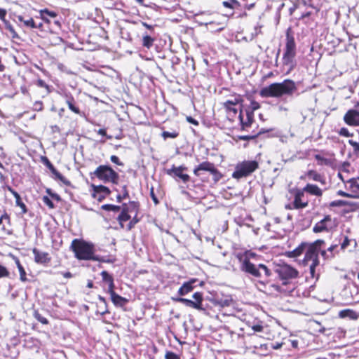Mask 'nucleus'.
I'll list each match as a JSON object with an SVG mask.
<instances>
[{
    "label": "nucleus",
    "mask_w": 359,
    "mask_h": 359,
    "mask_svg": "<svg viewBox=\"0 0 359 359\" xmlns=\"http://www.w3.org/2000/svg\"><path fill=\"white\" fill-rule=\"evenodd\" d=\"M295 82L291 79H285L280 83H273L260 90L259 95L262 97H280L283 95H292L297 90Z\"/></svg>",
    "instance_id": "obj_1"
},
{
    "label": "nucleus",
    "mask_w": 359,
    "mask_h": 359,
    "mask_svg": "<svg viewBox=\"0 0 359 359\" xmlns=\"http://www.w3.org/2000/svg\"><path fill=\"white\" fill-rule=\"evenodd\" d=\"M70 249L79 260L100 261L99 257L95 255V246L92 243L74 239L72 242Z\"/></svg>",
    "instance_id": "obj_2"
},
{
    "label": "nucleus",
    "mask_w": 359,
    "mask_h": 359,
    "mask_svg": "<svg viewBox=\"0 0 359 359\" xmlns=\"http://www.w3.org/2000/svg\"><path fill=\"white\" fill-rule=\"evenodd\" d=\"M247 254L246 252L244 257L243 255L238 256L239 262H241L240 269L241 271L255 278H261L262 271L264 273L266 277H270L271 276V270L266 265L259 264L256 266L250 261Z\"/></svg>",
    "instance_id": "obj_3"
},
{
    "label": "nucleus",
    "mask_w": 359,
    "mask_h": 359,
    "mask_svg": "<svg viewBox=\"0 0 359 359\" xmlns=\"http://www.w3.org/2000/svg\"><path fill=\"white\" fill-rule=\"evenodd\" d=\"M296 56V43L294 36L290 34V29L286 32L285 50L283 56V65L288 68V72L296 66L294 57Z\"/></svg>",
    "instance_id": "obj_4"
},
{
    "label": "nucleus",
    "mask_w": 359,
    "mask_h": 359,
    "mask_svg": "<svg viewBox=\"0 0 359 359\" xmlns=\"http://www.w3.org/2000/svg\"><path fill=\"white\" fill-rule=\"evenodd\" d=\"M90 175L92 179L95 177L104 183L111 182L115 184H118L119 178L118 174L108 165H99Z\"/></svg>",
    "instance_id": "obj_5"
},
{
    "label": "nucleus",
    "mask_w": 359,
    "mask_h": 359,
    "mask_svg": "<svg viewBox=\"0 0 359 359\" xmlns=\"http://www.w3.org/2000/svg\"><path fill=\"white\" fill-rule=\"evenodd\" d=\"M259 167L258 162L256 161H244L237 164L235 170L232 174L234 179L239 180L246 177L251 175Z\"/></svg>",
    "instance_id": "obj_6"
},
{
    "label": "nucleus",
    "mask_w": 359,
    "mask_h": 359,
    "mask_svg": "<svg viewBox=\"0 0 359 359\" xmlns=\"http://www.w3.org/2000/svg\"><path fill=\"white\" fill-rule=\"evenodd\" d=\"M275 272L283 280V285L289 284L288 280L297 278L299 273L297 269L288 264L278 265L275 269Z\"/></svg>",
    "instance_id": "obj_7"
},
{
    "label": "nucleus",
    "mask_w": 359,
    "mask_h": 359,
    "mask_svg": "<svg viewBox=\"0 0 359 359\" xmlns=\"http://www.w3.org/2000/svg\"><path fill=\"white\" fill-rule=\"evenodd\" d=\"M187 168L184 165L175 166L172 165L170 169L166 170L167 175L174 178L177 182L181 180L182 182L187 183L190 180V176L187 174L184 173V171H187Z\"/></svg>",
    "instance_id": "obj_8"
},
{
    "label": "nucleus",
    "mask_w": 359,
    "mask_h": 359,
    "mask_svg": "<svg viewBox=\"0 0 359 359\" xmlns=\"http://www.w3.org/2000/svg\"><path fill=\"white\" fill-rule=\"evenodd\" d=\"M93 193L92 197L102 202L107 196L111 194V190L104 185H91Z\"/></svg>",
    "instance_id": "obj_9"
},
{
    "label": "nucleus",
    "mask_w": 359,
    "mask_h": 359,
    "mask_svg": "<svg viewBox=\"0 0 359 359\" xmlns=\"http://www.w3.org/2000/svg\"><path fill=\"white\" fill-rule=\"evenodd\" d=\"M43 163L44 165L50 170V171L52 172L53 175H55V178L57 180H59L60 182H62L66 186H71V182L66 179L60 172H59L54 165L51 163V162L48 159L47 157H43L42 158Z\"/></svg>",
    "instance_id": "obj_10"
},
{
    "label": "nucleus",
    "mask_w": 359,
    "mask_h": 359,
    "mask_svg": "<svg viewBox=\"0 0 359 359\" xmlns=\"http://www.w3.org/2000/svg\"><path fill=\"white\" fill-rule=\"evenodd\" d=\"M201 171H209L212 175H218V170L215 168L214 164L208 161L200 163L194 168V173L196 176H199L201 175Z\"/></svg>",
    "instance_id": "obj_11"
},
{
    "label": "nucleus",
    "mask_w": 359,
    "mask_h": 359,
    "mask_svg": "<svg viewBox=\"0 0 359 359\" xmlns=\"http://www.w3.org/2000/svg\"><path fill=\"white\" fill-rule=\"evenodd\" d=\"M304 189H297L294 196L293 208L294 209H302L308 206V201H302V198L304 196Z\"/></svg>",
    "instance_id": "obj_12"
},
{
    "label": "nucleus",
    "mask_w": 359,
    "mask_h": 359,
    "mask_svg": "<svg viewBox=\"0 0 359 359\" xmlns=\"http://www.w3.org/2000/svg\"><path fill=\"white\" fill-rule=\"evenodd\" d=\"M344 120L349 126L359 124V112L354 109L348 110L344 116Z\"/></svg>",
    "instance_id": "obj_13"
},
{
    "label": "nucleus",
    "mask_w": 359,
    "mask_h": 359,
    "mask_svg": "<svg viewBox=\"0 0 359 359\" xmlns=\"http://www.w3.org/2000/svg\"><path fill=\"white\" fill-rule=\"evenodd\" d=\"M173 300L177 302H180L182 304H184L186 306L191 307L195 309H197L203 313H207V309L206 307H201L199 302H195L194 301H192L191 299H188L183 297H177V298H173Z\"/></svg>",
    "instance_id": "obj_14"
},
{
    "label": "nucleus",
    "mask_w": 359,
    "mask_h": 359,
    "mask_svg": "<svg viewBox=\"0 0 359 359\" xmlns=\"http://www.w3.org/2000/svg\"><path fill=\"white\" fill-rule=\"evenodd\" d=\"M332 218L330 215H326L320 222H317L313 228L314 233H320L323 231H328V223H330Z\"/></svg>",
    "instance_id": "obj_15"
},
{
    "label": "nucleus",
    "mask_w": 359,
    "mask_h": 359,
    "mask_svg": "<svg viewBox=\"0 0 359 359\" xmlns=\"http://www.w3.org/2000/svg\"><path fill=\"white\" fill-rule=\"evenodd\" d=\"M245 113H246V121L243 120L242 109H241L240 114L238 116V118H239V120H240V122L241 124L242 130H245V128L246 127H250L253 122L254 112H252V111H250V109L248 108V109H245Z\"/></svg>",
    "instance_id": "obj_16"
},
{
    "label": "nucleus",
    "mask_w": 359,
    "mask_h": 359,
    "mask_svg": "<svg viewBox=\"0 0 359 359\" xmlns=\"http://www.w3.org/2000/svg\"><path fill=\"white\" fill-rule=\"evenodd\" d=\"M307 249L305 253V257L303 260L305 264H307L309 262L311 261L312 262H315V261L318 260V252L316 249L314 248V246L309 245L306 246Z\"/></svg>",
    "instance_id": "obj_17"
},
{
    "label": "nucleus",
    "mask_w": 359,
    "mask_h": 359,
    "mask_svg": "<svg viewBox=\"0 0 359 359\" xmlns=\"http://www.w3.org/2000/svg\"><path fill=\"white\" fill-rule=\"evenodd\" d=\"M32 252L34 255V261L38 264H46L50 261V257L47 252H41L36 248H34Z\"/></svg>",
    "instance_id": "obj_18"
},
{
    "label": "nucleus",
    "mask_w": 359,
    "mask_h": 359,
    "mask_svg": "<svg viewBox=\"0 0 359 359\" xmlns=\"http://www.w3.org/2000/svg\"><path fill=\"white\" fill-rule=\"evenodd\" d=\"M197 282L196 279H191L189 281L185 282L182 284V285L180 287L178 290V294L180 296H184L188 293L191 292L194 288V284Z\"/></svg>",
    "instance_id": "obj_19"
},
{
    "label": "nucleus",
    "mask_w": 359,
    "mask_h": 359,
    "mask_svg": "<svg viewBox=\"0 0 359 359\" xmlns=\"http://www.w3.org/2000/svg\"><path fill=\"white\" fill-rule=\"evenodd\" d=\"M346 183L350 184V189L351 194L353 195V198H359V177L351 178L346 181Z\"/></svg>",
    "instance_id": "obj_20"
},
{
    "label": "nucleus",
    "mask_w": 359,
    "mask_h": 359,
    "mask_svg": "<svg viewBox=\"0 0 359 359\" xmlns=\"http://www.w3.org/2000/svg\"><path fill=\"white\" fill-rule=\"evenodd\" d=\"M303 189L305 192L313 196H321L323 195V191L316 184H307Z\"/></svg>",
    "instance_id": "obj_21"
},
{
    "label": "nucleus",
    "mask_w": 359,
    "mask_h": 359,
    "mask_svg": "<svg viewBox=\"0 0 359 359\" xmlns=\"http://www.w3.org/2000/svg\"><path fill=\"white\" fill-rule=\"evenodd\" d=\"M339 317L341 318H348L351 320H357L359 318V313L352 309H344L339 312Z\"/></svg>",
    "instance_id": "obj_22"
},
{
    "label": "nucleus",
    "mask_w": 359,
    "mask_h": 359,
    "mask_svg": "<svg viewBox=\"0 0 359 359\" xmlns=\"http://www.w3.org/2000/svg\"><path fill=\"white\" fill-rule=\"evenodd\" d=\"M306 248V244L302 243L294 250H293L292 251L287 252H286L287 256L288 257H292V258L297 257L298 256H299L300 255H302L303 253V252L305 250Z\"/></svg>",
    "instance_id": "obj_23"
},
{
    "label": "nucleus",
    "mask_w": 359,
    "mask_h": 359,
    "mask_svg": "<svg viewBox=\"0 0 359 359\" xmlns=\"http://www.w3.org/2000/svg\"><path fill=\"white\" fill-rule=\"evenodd\" d=\"M110 296L111 302L116 306H123L128 302V300L126 298L120 296L116 292H113V294H111Z\"/></svg>",
    "instance_id": "obj_24"
},
{
    "label": "nucleus",
    "mask_w": 359,
    "mask_h": 359,
    "mask_svg": "<svg viewBox=\"0 0 359 359\" xmlns=\"http://www.w3.org/2000/svg\"><path fill=\"white\" fill-rule=\"evenodd\" d=\"M307 176L314 181L319 182L323 184H325V177L315 170L308 171Z\"/></svg>",
    "instance_id": "obj_25"
},
{
    "label": "nucleus",
    "mask_w": 359,
    "mask_h": 359,
    "mask_svg": "<svg viewBox=\"0 0 359 359\" xmlns=\"http://www.w3.org/2000/svg\"><path fill=\"white\" fill-rule=\"evenodd\" d=\"M154 42V38L151 36L147 33H145L142 36V46L147 49H149L153 46Z\"/></svg>",
    "instance_id": "obj_26"
},
{
    "label": "nucleus",
    "mask_w": 359,
    "mask_h": 359,
    "mask_svg": "<svg viewBox=\"0 0 359 359\" xmlns=\"http://www.w3.org/2000/svg\"><path fill=\"white\" fill-rule=\"evenodd\" d=\"M15 263L20 273V279L22 282H25L27 280L26 277V272L24 267L20 264L19 259L16 257H14Z\"/></svg>",
    "instance_id": "obj_27"
},
{
    "label": "nucleus",
    "mask_w": 359,
    "mask_h": 359,
    "mask_svg": "<svg viewBox=\"0 0 359 359\" xmlns=\"http://www.w3.org/2000/svg\"><path fill=\"white\" fill-rule=\"evenodd\" d=\"M121 212L119 214L117 219H118L121 226L123 227V222L129 220L131 218V217L129 215V212H128V210H125L123 208H121Z\"/></svg>",
    "instance_id": "obj_28"
},
{
    "label": "nucleus",
    "mask_w": 359,
    "mask_h": 359,
    "mask_svg": "<svg viewBox=\"0 0 359 359\" xmlns=\"http://www.w3.org/2000/svg\"><path fill=\"white\" fill-rule=\"evenodd\" d=\"M17 19L19 22H23L24 25L27 27H29V28H32V29L36 28V22L32 18H30L27 20H25L23 16L18 15Z\"/></svg>",
    "instance_id": "obj_29"
},
{
    "label": "nucleus",
    "mask_w": 359,
    "mask_h": 359,
    "mask_svg": "<svg viewBox=\"0 0 359 359\" xmlns=\"http://www.w3.org/2000/svg\"><path fill=\"white\" fill-rule=\"evenodd\" d=\"M122 208L125 210H128V212H135L137 215L138 212L139 204L135 201H130L129 205H127L126 203H123Z\"/></svg>",
    "instance_id": "obj_30"
},
{
    "label": "nucleus",
    "mask_w": 359,
    "mask_h": 359,
    "mask_svg": "<svg viewBox=\"0 0 359 359\" xmlns=\"http://www.w3.org/2000/svg\"><path fill=\"white\" fill-rule=\"evenodd\" d=\"M243 102V99L241 95H238L234 96L233 98L227 100L224 103V107H229V106H235L238 104H240Z\"/></svg>",
    "instance_id": "obj_31"
},
{
    "label": "nucleus",
    "mask_w": 359,
    "mask_h": 359,
    "mask_svg": "<svg viewBox=\"0 0 359 359\" xmlns=\"http://www.w3.org/2000/svg\"><path fill=\"white\" fill-rule=\"evenodd\" d=\"M101 208L106 211H113L117 212L121 210V207L119 205H115L111 204H104L101 206Z\"/></svg>",
    "instance_id": "obj_32"
},
{
    "label": "nucleus",
    "mask_w": 359,
    "mask_h": 359,
    "mask_svg": "<svg viewBox=\"0 0 359 359\" xmlns=\"http://www.w3.org/2000/svg\"><path fill=\"white\" fill-rule=\"evenodd\" d=\"M69 109L74 113L78 114V115H80L81 116L82 115V113L81 111V110L79 109V108L76 106V101L75 100H74V101H72V102H68V103H67Z\"/></svg>",
    "instance_id": "obj_33"
},
{
    "label": "nucleus",
    "mask_w": 359,
    "mask_h": 359,
    "mask_svg": "<svg viewBox=\"0 0 359 359\" xmlns=\"http://www.w3.org/2000/svg\"><path fill=\"white\" fill-rule=\"evenodd\" d=\"M315 159L320 163V165H331L332 160L323 157L320 154L315 155Z\"/></svg>",
    "instance_id": "obj_34"
},
{
    "label": "nucleus",
    "mask_w": 359,
    "mask_h": 359,
    "mask_svg": "<svg viewBox=\"0 0 359 359\" xmlns=\"http://www.w3.org/2000/svg\"><path fill=\"white\" fill-rule=\"evenodd\" d=\"M123 195L118 194L116 196V200L118 203H121L123 199H126L129 197V194L127 189V186L124 185L122 187Z\"/></svg>",
    "instance_id": "obj_35"
},
{
    "label": "nucleus",
    "mask_w": 359,
    "mask_h": 359,
    "mask_svg": "<svg viewBox=\"0 0 359 359\" xmlns=\"http://www.w3.org/2000/svg\"><path fill=\"white\" fill-rule=\"evenodd\" d=\"M4 25L6 28L11 32L13 39H20V36L8 21L5 22Z\"/></svg>",
    "instance_id": "obj_36"
},
{
    "label": "nucleus",
    "mask_w": 359,
    "mask_h": 359,
    "mask_svg": "<svg viewBox=\"0 0 359 359\" xmlns=\"http://www.w3.org/2000/svg\"><path fill=\"white\" fill-rule=\"evenodd\" d=\"M224 7L233 9L236 6H239V2L237 0H229L222 2Z\"/></svg>",
    "instance_id": "obj_37"
},
{
    "label": "nucleus",
    "mask_w": 359,
    "mask_h": 359,
    "mask_svg": "<svg viewBox=\"0 0 359 359\" xmlns=\"http://www.w3.org/2000/svg\"><path fill=\"white\" fill-rule=\"evenodd\" d=\"M192 297L195 299V302H199L201 307H205L203 304V293L196 292L193 294Z\"/></svg>",
    "instance_id": "obj_38"
},
{
    "label": "nucleus",
    "mask_w": 359,
    "mask_h": 359,
    "mask_svg": "<svg viewBox=\"0 0 359 359\" xmlns=\"http://www.w3.org/2000/svg\"><path fill=\"white\" fill-rule=\"evenodd\" d=\"M264 133V130L262 129L257 134L253 135H239L238 138L241 140H251L255 139L259 135Z\"/></svg>",
    "instance_id": "obj_39"
},
{
    "label": "nucleus",
    "mask_w": 359,
    "mask_h": 359,
    "mask_svg": "<svg viewBox=\"0 0 359 359\" xmlns=\"http://www.w3.org/2000/svg\"><path fill=\"white\" fill-rule=\"evenodd\" d=\"M15 198V204L17 206H19L22 209V213H26L27 212V207L25 204L22 201L20 196H18Z\"/></svg>",
    "instance_id": "obj_40"
},
{
    "label": "nucleus",
    "mask_w": 359,
    "mask_h": 359,
    "mask_svg": "<svg viewBox=\"0 0 359 359\" xmlns=\"http://www.w3.org/2000/svg\"><path fill=\"white\" fill-rule=\"evenodd\" d=\"M348 205V202L343 200L333 201L330 203V207H342Z\"/></svg>",
    "instance_id": "obj_41"
},
{
    "label": "nucleus",
    "mask_w": 359,
    "mask_h": 359,
    "mask_svg": "<svg viewBox=\"0 0 359 359\" xmlns=\"http://www.w3.org/2000/svg\"><path fill=\"white\" fill-rule=\"evenodd\" d=\"M231 302H232V299H229V298H226L224 299H220L216 300L217 304H218L219 306H220L222 307L230 306L231 304Z\"/></svg>",
    "instance_id": "obj_42"
},
{
    "label": "nucleus",
    "mask_w": 359,
    "mask_h": 359,
    "mask_svg": "<svg viewBox=\"0 0 359 359\" xmlns=\"http://www.w3.org/2000/svg\"><path fill=\"white\" fill-rule=\"evenodd\" d=\"M179 135V133L176 131L173 132H168V131H163L162 133V137L164 140H166L168 138H176Z\"/></svg>",
    "instance_id": "obj_43"
},
{
    "label": "nucleus",
    "mask_w": 359,
    "mask_h": 359,
    "mask_svg": "<svg viewBox=\"0 0 359 359\" xmlns=\"http://www.w3.org/2000/svg\"><path fill=\"white\" fill-rule=\"evenodd\" d=\"M348 144H351L353 148V154L359 157V143L353 140H348Z\"/></svg>",
    "instance_id": "obj_44"
},
{
    "label": "nucleus",
    "mask_w": 359,
    "mask_h": 359,
    "mask_svg": "<svg viewBox=\"0 0 359 359\" xmlns=\"http://www.w3.org/2000/svg\"><path fill=\"white\" fill-rule=\"evenodd\" d=\"M10 276V272L8 269L0 264V279L4 278H8Z\"/></svg>",
    "instance_id": "obj_45"
},
{
    "label": "nucleus",
    "mask_w": 359,
    "mask_h": 359,
    "mask_svg": "<svg viewBox=\"0 0 359 359\" xmlns=\"http://www.w3.org/2000/svg\"><path fill=\"white\" fill-rule=\"evenodd\" d=\"M101 276L102 277V280L105 282L111 283L114 281V278L111 275H110L107 271H103L101 273Z\"/></svg>",
    "instance_id": "obj_46"
},
{
    "label": "nucleus",
    "mask_w": 359,
    "mask_h": 359,
    "mask_svg": "<svg viewBox=\"0 0 359 359\" xmlns=\"http://www.w3.org/2000/svg\"><path fill=\"white\" fill-rule=\"evenodd\" d=\"M34 318L43 325H47L48 320L43 316H42L39 312L35 311L34 314Z\"/></svg>",
    "instance_id": "obj_47"
},
{
    "label": "nucleus",
    "mask_w": 359,
    "mask_h": 359,
    "mask_svg": "<svg viewBox=\"0 0 359 359\" xmlns=\"http://www.w3.org/2000/svg\"><path fill=\"white\" fill-rule=\"evenodd\" d=\"M47 15V16H49L50 18H56L57 14V13L54 12V11H50L48 9H43V10H41L40 11V15Z\"/></svg>",
    "instance_id": "obj_48"
},
{
    "label": "nucleus",
    "mask_w": 359,
    "mask_h": 359,
    "mask_svg": "<svg viewBox=\"0 0 359 359\" xmlns=\"http://www.w3.org/2000/svg\"><path fill=\"white\" fill-rule=\"evenodd\" d=\"M42 201L49 208L53 209L55 208L54 203L48 196H43Z\"/></svg>",
    "instance_id": "obj_49"
},
{
    "label": "nucleus",
    "mask_w": 359,
    "mask_h": 359,
    "mask_svg": "<svg viewBox=\"0 0 359 359\" xmlns=\"http://www.w3.org/2000/svg\"><path fill=\"white\" fill-rule=\"evenodd\" d=\"M319 265V261H315V262H311L309 266L310 274L312 278L315 276L316 267Z\"/></svg>",
    "instance_id": "obj_50"
},
{
    "label": "nucleus",
    "mask_w": 359,
    "mask_h": 359,
    "mask_svg": "<svg viewBox=\"0 0 359 359\" xmlns=\"http://www.w3.org/2000/svg\"><path fill=\"white\" fill-rule=\"evenodd\" d=\"M165 359H180V356L178 354L175 353L172 351H166L165 354Z\"/></svg>",
    "instance_id": "obj_51"
},
{
    "label": "nucleus",
    "mask_w": 359,
    "mask_h": 359,
    "mask_svg": "<svg viewBox=\"0 0 359 359\" xmlns=\"http://www.w3.org/2000/svg\"><path fill=\"white\" fill-rule=\"evenodd\" d=\"M341 236V238H344L342 243H341V249L344 250L349 245L351 240L346 236Z\"/></svg>",
    "instance_id": "obj_52"
},
{
    "label": "nucleus",
    "mask_w": 359,
    "mask_h": 359,
    "mask_svg": "<svg viewBox=\"0 0 359 359\" xmlns=\"http://www.w3.org/2000/svg\"><path fill=\"white\" fill-rule=\"evenodd\" d=\"M36 85L39 86V87H41V88H44L47 90V91L48 93L50 92V86L46 83V82L42 80V79H38L37 80V82H36Z\"/></svg>",
    "instance_id": "obj_53"
},
{
    "label": "nucleus",
    "mask_w": 359,
    "mask_h": 359,
    "mask_svg": "<svg viewBox=\"0 0 359 359\" xmlns=\"http://www.w3.org/2000/svg\"><path fill=\"white\" fill-rule=\"evenodd\" d=\"M139 221L140 219L137 217V215H135V217L128 223L127 226L128 230H131L135 226V225L139 222Z\"/></svg>",
    "instance_id": "obj_54"
},
{
    "label": "nucleus",
    "mask_w": 359,
    "mask_h": 359,
    "mask_svg": "<svg viewBox=\"0 0 359 359\" xmlns=\"http://www.w3.org/2000/svg\"><path fill=\"white\" fill-rule=\"evenodd\" d=\"M324 243H325V241L323 240L319 239V240L316 241L314 243H313L310 245L314 246V248L318 250V252H319L321 245Z\"/></svg>",
    "instance_id": "obj_55"
},
{
    "label": "nucleus",
    "mask_w": 359,
    "mask_h": 359,
    "mask_svg": "<svg viewBox=\"0 0 359 359\" xmlns=\"http://www.w3.org/2000/svg\"><path fill=\"white\" fill-rule=\"evenodd\" d=\"M339 134L344 137H352L353 134L350 133L348 130L346 128H341L339 132Z\"/></svg>",
    "instance_id": "obj_56"
},
{
    "label": "nucleus",
    "mask_w": 359,
    "mask_h": 359,
    "mask_svg": "<svg viewBox=\"0 0 359 359\" xmlns=\"http://www.w3.org/2000/svg\"><path fill=\"white\" fill-rule=\"evenodd\" d=\"M34 109L35 111H41L43 110V102L41 101H36L34 103Z\"/></svg>",
    "instance_id": "obj_57"
},
{
    "label": "nucleus",
    "mask_w": 359,
    "mask_h": 359,
    "mask_svg": "<svg viewBox=\"0 0 359 359\" xmlns=\"http://www.w3.org/2000/svg\"><path fill=\"white\" fill-rule=\"evenodd\" d=\"M337 194L338 196H343V197H346V198H353V195H352L351 194H348V193H346L342 190H339L337 192Z\"/></svg>",
    "instance_id": "obj_58"
},
{
    "label": "nucleus",
    "mask_w": 359,
    "mask_h": 359,
    "mask_svg": "<svg viewBox=\"0 0 359 359\" xmlns=\"http://www.w3.org/2000/svg\"><path fill=\"white\" fill-rule=\"evenodd\" d=\"M110 160L112 163L116 164V165H123V163L120 161L119 158L118 156H115V155H112L110 157Z\"/></svg>",
    "instance_id": "obj_59"
},
{
    "label": "nucleus",
    "mask_w": 359,
    "mask_h": 359,
    "mask_svg": "<svg viewBox=\"0 0 359 359\" xmlns=\"http://www.w3.org/2000/svg\"><path fill=\"white\" fill-rule=\"evenodd\" d=\"M62 96L65 97V103H68V102H72V101H74V98L73 97V96L72 95L71 93H65Z\"/></svg>",
    "instance_id": "obj_60"
},
{
    "label": "nucleus",
    "mask_w": 359,
    "mask_h": 359,
    "mask_svg": "<svg viewBox=\"0 0 359 359\" xmlns=\"http://www.w3.org/2000/svg\"><path fill=\"white\" fill-rule=\"evenodd\" d=\"M250 105L251 109H250V111H252V112L260 107V104L255 100L251 101Z\"/></svg>",
    "instance_id": "obj_61"
},
{
    "label": "nucleus",
    "mask_w": 359,
    "mask_h": 359,
    "mask_svg": "<svg viewBox=\"0 0 359 359\" xmlns=\"http://www.w3.org/2000/svg\"><path fill=\"white\" fill-rule=\"evenodd\" d=\"M270 287H272L275 291H276L278 292H280V293L285 292V290L284 289H283L282 287L278 285L272 284V285H271Z\"/></svg>",
    "instance_id": "obj_62"
},
{
    "label": "nucleus",
    "mask_w": 359,
    "mask_h": 359,
    "mask_svg": "<svg viewBox=\"0 0 359 359\" xmlns=\"http://www.w3.org/2000/svg\"><path fill=\"white\" fill-rule=\"evenodd\" d=\"M6 15V11L4 8H0V19L3 21L4 23H5V22L8 21L5 18Z\"/></svg>",
    "instance_id": "obj_63"
},
{
    "label": "nucleus",
    "mask_w": 359,
    "mask_h": 359,
    "mask_svg": "<svg viewBox=\"0 0 359 359\" xmlns=\"http://www.w3.org/2000/svg\"><path fill=\"white\" fill-rule=\"evenodd\" d=\"M47 192L50 194V197L57 201H60L61 200L60 196L55 194V193H51L50 189H47Z\"/></svg>",
    "instance_id": "obj_64"
}]
</instances>
